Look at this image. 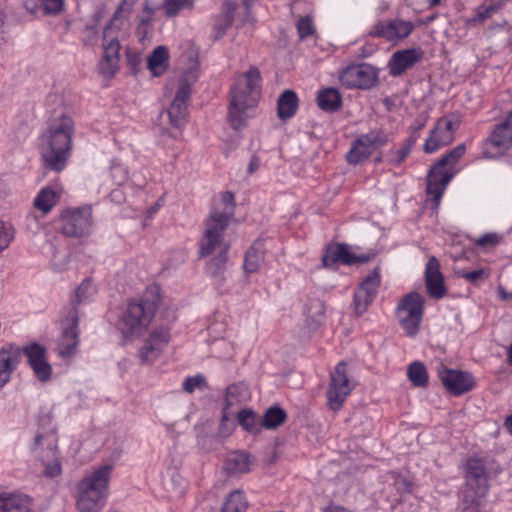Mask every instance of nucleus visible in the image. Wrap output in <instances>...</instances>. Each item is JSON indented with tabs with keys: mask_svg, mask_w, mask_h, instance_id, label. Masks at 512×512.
I'll use <instances>...</instances> for the list:
<instances>
[{
	"mask_svg": "<svg viewBox=\"0 0 512 512\" xmlns=\"http://www.w3.org/2000/svg\"><path fill=\"white\" fill-rule=\"evenodd\" d=\"M234 210V194L230 191L222 192L219 201L214 204L205 222V232L200 241L199 254L201 257L214 255L209 264L214 277L220 273L228 260L230 245L224 241L223 232L233 218Z\"/></svg>",
	"mask_w": 512,
	"mask_h": 512,
	"instance_id": "f257e3e1",
	"label": "nucleus"
},
{
	"mask_svg": "<svg viewBox=\"0 0 512 512\" xmlns=\"http://www.w3.org/2000/svg\"><path fill=\"white\" fill-rule=\"evenodd\" d=\"M161 300L160 287L149 285L139 297L128 302L116 323V329L124 340L141 336L152 322Z\"/></svg>",
	"mask_w": 512,
	"mask_h": 512,
	"instance_id": "f03ea898",
	"label": "nucleus"
},
{
	"mask_svg": "<svg viewBox=\"0 0 512 512\" xmlns=\"http://www.w3.org/2000/svg\"><path fill=\"white\" fill-rule=\"evenodd\" d=\"M261 80L259 69L251 66L237 78L231 88L228 121L233 129L244 127L252 116L260 95Z\"/></svg>",
	"mask_w": 512,
	"mask_h": 512,
	"instance_id": "7ed1b4c3",
	"label": "nucleus"
},
{
	"mask_svg": "<svg viewBox=\"0 0 512 512\" xmlns=\"http://www.w3.org/2000/svg\"><path fill=\"white\" fill-rule=\"evenodd\" d=\"M73 129L74 123L66 115L49 124L40 143V154L45 167L57 172L65 168L71 154Z\"/></svg>",
	"mask_w": 512,
	"mask_h": 512,
	"instance_id": "20e7f679",
	"label": "nucleus"
},
{
	"mask_svg": "<svg viewBox=\"0 0 512 512\" xmlns=\"http://www.w3.org/2000/svg\"><path fill=\"white\" fill-rule=\"evenodd\" d=\"M112 466L103 465L86 474L77 486V508L79 512H99L109 494Z\"/></svg>",
	"mask_w": 512,
	"mask_h": 512,
	"instance_id": "39448f33",
	"label": "nucleus"
},
{
	"mask_svg": "<svg viewBox=\"0 0 512 512\" xmlns=\"http://www.w3.org/2000/svg\"><path fill=\"white\" fill-rule=\"evenodd\" d=\"M465 151V145L459 144L431 167L427 175L426 190L433 202L434 210L438 209L444 191L453 177L454 165L465 154Z\"/></svg>",
	"mask_w": 512,
	"mask_h": 512,
	"instance_id": "423d86ee",
	"label": "nucleus"
},
{
	"mask_svg": "<svg viewBox=\"0 0 512 512\" xmlns=\"http://www.w3.org/2000/svg\"><path fill=\"white\" fill-rule=\"evenodd\" d=\"M59 223V231L66 237L80 239L89 236L94 223L92 206L86 204L63 209Z\"/></svg>",
	"mask_w": 512,
	"mask_h": 512,
	"instance_id": "0eeeda50",
	"label": "nucleus"
},
{
	"mask_svg": "<svg viewBox=\"0 0 512 512\" xmlns=\"http://www.w3.org/2000/svg\"><path fill=\"white\" fill-rule=\"evenodd\" d=\"M424 304V297L417 292H410L399 301L396 317L408 336H414L419 331L424 314Z\"/></svg>",
	"mask_w": 512,
	"mask_h": 512,
	"instance_id": "6e6552de",
	"label": "nucleus"
},
{
	"mask_svg": "<svg viewBox=\"0 0 512 512\" xmlns=\"http://www.w3.org/2000/svg\"><path fill=\"white\" fill-rule=\"evenodd\" d=\"M512 148V111L498 123L482 146L484 158L497 159Z\"/></svg>",
	"mask_w": 512,
	"mask_h": 512,
	"instance_id": "1a4fd4ad",
	"label": "nucleus"
},
{
	"mask_svg": "<svg viewBox=\"0 0 512 512\" xmlns=\"http://www.w3.org/2000/svg\"><path fill=\"white\" fill-rule=\"evenodd\" d=\"M388 143V135L379 129L360 135L346 154L349 164L358 165L366 161L376 150Z\"/></svg>",
	"mask_w": 512,
	"mask_h": 512,
	"instance_id": "9d476101",
	"label": "nucleus"
},
{
	"mask_svg": "<svg viewBox=\"0 0 512 512\" xmlns=\"http://www.w3.org/2000/svg\"><path fill=\"white\" fill-rule=\"evenodd\" d=\"M79 315L77 305L72 303L66 308L61 321V335L58 341L57 352L62 358H69L77 352L79 345Z\"/></svg>",
	"mask_w": 512,
	"mask_h": 512,
	"instance_id": "9b49d317",
	"label": "nucleus"
},
{
	"mask_svg": "<svg viewBox=\"0 0 512 512\" xmlns=\"http://www.w3.org/2000/svg\"><path fill=\"white\" fill-rule=\"evenodd\" d=\"M378 79V69L367 63L349 65L339 73V81L349 89H371Z\"/></svg>",
	"mask_w": 512,
	"mask_h": 512,
	"instance_id": "f8f14e48",
	"label": "nucleus"
},
{
	"mask_svg": "<svg viewBox=\"0 0 512 512\" xmlns=\"http://www.w3.org/2000/svg\"><path fill=\"white\" fill-rule=\"evenodd\" d=\"M170 340L171 333L168 327L160 326L153 329L138 351L141 363L150 365L156 362L169 345Z\"/></svg>",
	"mask_w": 512,
	"mask_h": 512,
	"instance_id": "ddd939ff",
	"label": "nucleus"
},
{
	"mask_svg": "<svg viewBox=\"0 0 512 512\" xmlns=\"http://www.w3.org/2000/svg\"><path fill=\"white\" fill-rule=\"evenodd\" d=\"M462 473L464 478L462 491L478 492L482 495H487L489 490V474L483 459L469 458L463 464Z\"/></svg>",
	"mask_w": 512,
	"mask_h": 512,
	"instance_id": "4468645a",
	"label": "nucleus"
},
{
	"mask_svg": "<svg viewBox=\"0 0 512 512\" xmlns=\"http://www.w3.org/2000/svg\"><path fill=\"white\" fill-rule=\"evenodd\" d=\"M437 374L445 389L453 396H461L471 391L476 381L472 373L458 369H450L441 365Z\"/></svg>",
	"mask_w": 512,
	"mask_h": 512,
	"instance_id": "2eb2a0df",
	"label": "nucleus"
},
{
	"mask_svg": "<svg viewBox=\"0 0 512 512\" xmlns=\"http://www.w3.org/2000/svg\"><path fill=\"white\" fill-rule=\"evenodd\" d=\"M353 389L347 375V365L340 362L331 374V383L327 393L328 402L333 410H339Z\"/></svg>",
	"mask_w": 512,
	"mask_h": 512,
	"instance_id": "dca6fc26",
	"label": "nucleus"
},
{
	"mask_svg": "<svg viewBox=\"0 0 512 512\" xmlns=\"http://www.w3.org/2000/svg\"><path fill=\"white\" fill-rule=\"evenodd\" d=\"M458 125L456 120L449 117L440 118L424 143V152L431 154L449 145L454 139V133Z\"/></svg>",
	"mask_w": 512,
	"mask_h": 512,
	"instance_id": "f3484780",
	"label": "nucleus"
},
{
	"mask_svg": "<svg viewBox=\"0 0 512 512\" xmlns=\"http://www.w3.org/2000/svg\"><path fill=\"white\" fill-rule=\"evenodd\" d=\"M381 283L380 270L374 268L361 282L354 294V308L358 315L366 312L374 301Z\"/></svg>",
	"mask_w": 512,
	"mask_h": 512,
	"instance_id": "a211bd4d",
	"label": "nucleus"
},
{
	"mask_svg": "<svg viewBox=\"0 0 512 512\" xmlns=\"http://www.w3.org/2000/svg\"><path fill=\"white\" fill-rule=\"evenodd\" d=\"M414 28L415 26L411 21L396 18L376 23L369 31V35L382 37L389 42H399L406 39Z\"/></svg>",
	"mask_w": 512,
	"mask_h": 512,
	"instance_id": "6ab92c4d",
	"label": "nucleus"
},
{
	"mask_svg": "<svg viewBox=\"0 0 512 512\" xmlns=\"http://www.w3.org/2000/svg\"><path fill=\"white\" fill-rule=\"evenodd\" d=\"M137 1L138 0H122L110 22L105 27L103 36L120 39L121 36L128 32L130 28L129 16Z\"/></svg>",
	"mask_w": 512,
	"mask_h": 512,
	"instance_id": "aec40b11",
	"label": "nucleus"
},
{
	"mask_svg": "<svg viewBox=\"0 0 512 512\" xmlns=\"http://www.w3.org/2000/svg\"><path fill=\"white\" fill-rule=\"evenodd\" d=\"M423 57L424 51L420 47L395 51L388 62L389 74L393 77L400 76L422 61Z\"/></svg>",
	"mask_w": 512,
	"mask_h": 512,
	"instance_id": "412c9836",
	"label": "nucleus"
},
{
	"mask_svg": "<svg viewBox=\"0 0 512 512\" xmlns=\"http://www.w3.org/2000/svg\"><path fill=\"white\" fill-rule=\"evenodd\" d=\"M24 354L37 379L42 382L48 381L52 374V368L47 361L46 349L37 343H32L24 348Z\"/></svg>",
	"mask_w": 512,
	"mask_h": 512,
	"instance_id": "4be33fe9",
	"label": "nucleus"
},
{
	"mask_svg": "<svg viewBox=\"0 0 512 512\" xmlns=\"http://www.w3.org/2000/svg\"><path fill=\"white\" fill-rule=\"evenodd\" d=\"M425 286L429 296L434 299H442L447 294L440 263L434 256L428 259L425 266Z\"/></svg>",
	"mask_w": 512,
	"mask_h": 512,
	"instance_id": "5701e85b",
	"label": "nucleus"
},
{
	"mask_svg": "<svg viewBox=\"0 0 512 512\" xmlns=\"http://www.w3.org/2000/svg\"><path fill=\"white\" fill-rule=\"evenodd\" d=\"M21 357L22 350L14 344H6L0 349V390L10 381Z\"/></svg>",
	"mask_w": 512,
	"mask_h": 512,
	"instance_id": "b1692460",
	"label": "nucleus"
},
{
	"mask_svg": "<svg viewBox=\"0 0 512 512\" xmlns=\"http://www.w3.org/2000/svg\"><path fill=\"white\" fill-rule=\"evenodd\" d=\"M323 264L325 267H330L336 263L353 264L356 262H363L364 259L358 257L347 244H335L327 247L323 256Z\"/></svg>",
	"mask_w": 512,
	"mask_h": 512,
	"instance_id": "393cba45",
	"label": "nucleus"
},
{
	"mask_svg": "<svg viewBox=\"0 0 512 512\" xmlns=\"http://www.w3.org/2000/svg\"><path fill=\"white\" fill-rule=\"evenodd\" d=\"M33 501L21 492L0 493V512H32Z\"/></svg>",
	"mask_w": 512,
	"mask_h": 512,
	"instance_id": "a878e982",
	"label": "nucleus"
},
{
	"mask_svg": "<svg viewBox=\"0 0 512 512\" xmlns=\"http://www.w3.org/2000/svg\"><path fill=\"white\" fill-rule=\"evenodd\" d=\"M62 192L60 186L42 188L34 199V207L44 215L48 214L60 201Z\"/></svg>",
	"mask_w": 512,
	"mask_h": 512,
	"instance_id": "bb28decb",
	"label": "nucleus"
},
{
	"mask_svg": "<svg viewBox=\"0 0 512 512\" xmlns=\"http://www.w3.org/2000/svg\"><path fill=\"white\" fill-rule=\"evenodd\" d=\"M253 461L249 454L240 451H234L227 455L224 461V470L227 474L238 476L251 470Z\"/></svg>",
	"mask_w": 512,
	"mask_h": 512,
	"instance_id": "cd10ccee",
	"label": "nucleus"
},
{
	"mask_svg": "<svg viewBox=\"0 0 512 512\" xmlns=\"http://www.w3.org/2000/svg\"><path fill=\"white\" fill-rule=\"evenodd\" d=\"M264 261V249L261 241H255L248 249L244 260V269L247 273H255Z\"/></svg>",
	"mask_w": 512,
	"mask_h": 512,
	"instance_id": "c85d7f7f",
	"label": "nucleus"
},
{
	"mask_svg": "<svg viewBox=\"0 0 512 512\" xmlns=\"http://www.w3.org/2000/svg\"><path fill=\"white\" fill-rule=\"evenodd\" d=\"M298 107V98L292 90L284 91L278 99V117L286 120L291 118Z\"/></svg>",
	"mask_w": 512,
	"mask_h": 512,
	"instance_id": "c756f323",
	"label": "nucleus"
},
{
	"mask_svg": "<svg viewBox=\"0 0 512 512\" xmlns=\"http://www.w3.org/2000/svg\"><path fill=\"white\" fill-rule=\"evenodd\" d=\"M168 50L164 46L154 49L148 58V68L154 76H160L168 67Z\"/></svg>",
	"mask_w": 512,
	"mask_h": 512,
	"instance_id": "7c9ffc66",
	"label": "nucleus"
},
{
	"mask_svg": "<svg viewBox=\"0 0 512 512\" xmlns=\"http://www.w3.org/2000/svg\"><path fill=\"white\" fill-rule=\"evenodd\" d=\"M317 103L322 110L334 112L338 110L341 105L340 93L334 88L322 89L318 92Z\"/></svg>",
	"mask_w": 512,
	"mask_h": 512,
	"instance_id": "2f4dec72",
	"label": "nucleus"
},
{
	"mask_svg": "<svg viewBox=\"0 0 512 512\" xmlns=\"http://www.w3.org/2000/svg\"><path fill=\"white\" fill-rule=\"evenodd\" d=\"M486 495L481 493L460 491L461 512H481L485 504Z\"/></svg>",
	"mask_w": 512,
	"mask_h": 512,
	"instance_id": "473e14b6",
	"label": "nucleus"
},
{
	"mask_svg": "<svg viewBox=\"0 0 512 512\" xmlns=\"http://www.w3.org/2000/svg\"><path fill=\"white\" fill-rule=\"evenodd\" d=\"M407 377L413 386L426 388L429 384V374L421 361H414L407 367Z\"/></svg>",
	"mask_w": 512,
	"mask_h": 512,
	"instance_id": "72a5a7b5",
	"label": "nucleus"
},
{
	"mask_svg": "<svg viewBox=\"0 0 512 512\" xmlns=\"http://www.w3.org/2000/svg\"><path fill=\"white\" fill-rule=\"evenodd\" d=\"M415 143L416 138L410 136L400 147L391 148L386 155L387 162L392 165H400L409 156Z\"/></svg>",
	"mask_w": 512,
	"mask_h": 512,
	"instance_id": "f704fd0d",
	"label": "nucleus"
},
{
	"mask_svg": "<svg viewBox=\"0 0 512 512\" xmlns=\"http://www.w3.org/2000/svg\"><path fill=\"white\" fill-rule=\"evenodd\" d=\"M52 412L47 411L46 413L42 414L39 417V426L43 429L47 430V435H43L41 433H38L35 436V445L41 446L43 444V440L45 438L49 439L48 445H51L52 447H55L56 445V437H55V426L52 424Z\"/></svg>",
	"mask_w": 512,
	"mask_h": 512,
	"instance_id": "c9c22d12",
	"label": "nucleus"
},
{
	"mask_svg": "<svg viewBox=\"0 0 512 512\" xmlns=\"http://www.w3.org/2000/svg\"><path fill=\"white\" fill-rule=\"evenodd\" d=\"M248 502L241 490H235L229 494L222 506V512H246Z\"/></svg>",
	"mask_w": 512,
	"mask_h": 512,
	"instance_id": "e433bc0d",
	"label": "nucleus"
},
{
	"mask_svg": "<svg viewBox=\"0 0 512 512\" xmlns=\"http://www.w3.org/2000/svg\"><path fill=\"white\" fill-rule=\"evenodd\" d=\"M168 115L172 126L176 128L183 127L186 122L187 103L182 100L173 99L168 109Z\"/></svg>",
	"mask_w": 512,
	"mask_h": 512,
	"instance_id": "4c0bfd02",
	"label": "nucleus"
},
{
	"mask_svg": "<svg viewBox=\"0 0 512 512\" xmlns=\"http://www.w3.org/2000/svg\"><path fill=\"white\" fill-rule=\"evenodd\" d=\"M238 421L239 424L249 433L257 434L262 429L261 418H259L252 410H241L238 413Z\"/></svg>",
	"mask_w": 512,
	"mask_h": 512,
	"instance_id": "58836bf2",
	"label": "nucleus"
},
{
	"mask_svg": "<svg viewBox=\"0 0 512 512\" xmlns=\"http://www.w3.org/2000/svg\"><path fill=\"white\" fill-rule=\"evenodd\" d=\"M286 419L285 411L280 407L269 408L261 418L262 428L273 429L280 426Z\"/></svg>",
	"mask_w": 512,
	"mask_h": 512,
	"instance_id": "ea45409f",
	"label": "nucleus"
},
{
	"mask_svg": "<svg viewBox=\"0 0 512 512\" xmlns=\"http://www.w3.org/2000/svg\"><path fill=\"white\" fill-rule=\"evenodd\" d=\"M120 39L103 36V57L111 59L114 63L120 62Z\"/></svg>",
	"mask_w": 512,
	"mask_h": 512,
	"instance_id": "a19ab883",
	"label": "nucleus"
},
{
	"mask_svg": "<svg viewBox=\"0 0 512 512\" xmlns=\"http://www.w3.org/2000/svg\"><path fill=\"white\" fill-rule=\"evenodd\" d=\"M237 9V4L234 1H226L223 6V11L220 15V19L223 20V24H216V28L220 34H224L226 29L231 26L234 14Z\"/></svg>",
	"mask_w": 512,
	"mask_h": 512,
	"instance_id": "79ce46f5",
	"label": "nucleus"
},
{
	"mask_svg": "<svg viewBox=\"0 0 512 512\" xmlns=\"http://www.w3.org/2000/svg\"><path fill=\"white\" fill-rule=\"evenodd\" d=\"M95 293H96V288L93 285L92 281H90L88 279L84 280L79 285V287L77 288V290L75 292L76 304L88 302L90 299H92V297L95 295Z\"/></svg>",
	"mask_w": 512,
	"mask_h": 512,
	"instance_id": "37998d69",
	"label": "nucleus"
},
{
	"mask_svg": "<svg viewBox=\"0 0 512 512\" xmlns=\"http://www.w3.org/2000/svg\"><path fill=\"white\" fill-rule=\"evenodd\" d=\"M194 0H164L163 8L167 16H175L182 9H190Z\"/></svg>",
	"mask_w": 512,
	"mask_h": 512,
	"instance_id": "c03bdc74",
	"label": "nucleus"
},
{
	"mask_svg": "<svg viewBox=\"0 0 512 512\" xmlns=\"http://www.w3.org/2000/svg\"><path fill=\"white\" fill-rule=\"evenodd\" d=\"M40 7L44 15L57 16L65 9L64 0H39Z\"/></svg>",
	"mask_w": 512,
	"mask_h": 512,
	"instance_id": "a18cd8bd",
	"label": "nucleus"
},
{
	"mask_svg": "<svg viewBox=\"0 0 512 512\" xmlns=\"http://www.w3.org/2000/svg\"><path fill=\"white\" fill-rule=\"evenodd\" d=\"M387 481L394 487L399 496L410 490V483L401 474L395 471H391L387 474Z\"/></svg>",
	"mask_w": 512,
	"mask_h": 512,
	"instance_id": "49530a36",
	"label": "nucleus"
},
{
	"mask_svg": "<svg viewBox=\"0 0 512 512\" xmlns=\"http://www.w3.org/2000/svg\"><path fill=\"white\" fill-rule=\"evenodd\" d=\"M240 394V388L237 385H231L226 390V398H225V406L223 408V416L222 422H225L229 419L230 412L229 409L233 405H235L239 400L238 396Z\"/></svg>",
	"mask_w": 512,
	"mask_h": 512,
	"instance_id": "de8ad7c7",
	"label": "nucleus"
},
{
	"mask_svg": "<svg viewBox=\"0 0 512 512\" xmlns=\"http://www.w3.org/2000/svg\"><path fill=\"white\" fill-rule=\"evenodd\" d=\"M119 69V63H114L111 59L104 57L98 63V72L105 79H111L117 73Z\"/></svg>",
	"mask_w": 512,
	"mask_h": 512,
	"instance_id": "09e8293b",
	"label": "nucleus"
},
{
	"mask_svg": "<svg viewBox=\"0 0 512 512\" xmlns=\"http://www.w3.org/2000/svg\"><path fill=\"white\" fill-rule=\"evenodd\" d=\"M503 240V236L498 233H487L475 240V244L478 247H482L485 249L496 247Z\"/></svg>",
	"mask_w": 512,
	"mask_h": 512,
	"instance_id": "8fccbe9b",
	"label": "nucleus"
},
{
	"mask_svg": "<svg viewBox=\"0 0 512 512\" xmlns=\"http://www.w3.org/2000/svg\"><path fill=\"white\" fill-rule=\"evenodd\" d=\"M14 238V229L11 224L0 221V253L5 250Z\"/></svg>",
	"mask_w": 512,
	"mask_h": 512,
	"instance_id": "3c124183",
	"label": "nucleus"
},
{
	"mask_svg": "<svg viewBox=\"0 0 512 512\" xmlns=\"http://www.w3.org/2000/svg\"><path fill=\"white\" fill-rule=\"evenodd\" d=\"M297 31L300 39L312 36L315 32L312 18L310 16L300 18L297 24Z\"/></svg>",
	"mask_w": 512,
	"mask_h": 512,
	"instance_id": "603ef678",
	"label": "nucleus"
},
{
	"mask_svg": "<svg viewBox=\"0 0 512 512\" xmlns=\"http://www.w3.org/2000/svg\"><path fill=\"white\" fill-rule=\"evenodd\" d=\"M111 176L117 185H122L128 179V169L119 162H113L111 166Z\"/></svg>",
	"mask_w": 512,
	"mask_h": 512,
	"instance_id": "864d4df0",
	"label": "nucleus"
},
{
	"mask_svg": "<svg viewBox=\"0 0 512 512\" xmlns=\"http://www.w3.org/2000/svg\"><path fill=\"white\" fill-rule=\"evenodd\" d=\"M182 386L186 392L193 393L197 388H204L206 386L205 378L201 374L187 377Z\"/></svg>",
	"mask_w": 512,
	"mask_h": 512,
	"instance_id": "5fc2aeb1",
	"label": "nucleus"
},
{
	"mask_svg": "<svg viewBox=\"0 0 512 512\" xmlns=\"http://www.w3.org/2000/svg\"><path fill=\"white\" fill-rule=\"evenodd\" d=\"M33 121L32 115H28L27 119L20 124L18 128L13 131L14 139L16 141H22L26 139L31 133V123Z\"/></svg>",
	"mask_w": 512,
	"mask_h": 512,
	"instance_id": "6e6d98bb",
	"label": "nucleus"
},
{
	"mask_svg": "<svg viewBox=\"0 0 512 512\" xmlns=\"http://www.w3.org/2000/svg\"><path fill=\"white\" fill-rule=\"evenodd\" d=\"M502 7V2H497L496 4L489 5L484 8H479L477 10L476 16L473 19L475 22H483L486 19L490 18L495 12H497Z\"/></svg>",
	"mask_w": 512,
	"mask_h": 512,
	"instance_id": "4d7b16f0",
	"label": "nucleus"
},
{
	"mask_svg": "<svg viewBox=\"0 0 512 512\" xmlns=\"http://www.w3.org/2000/svg\"><path fill=\"white\" fill-rule=\"evenodd\" d=\"M460 276L470 283H477L483 279H487L489 274L485 269H476L468 272H460Z\"/></svg>",
	"mask_w": 512,
	"mask_h": 512,
	"instance_id": "13d9d810",
	"label": "nucleus"
},
{
	"mask_svg": "<svg viewBox=\"0 0 512 512\" xmlns=\"http://www.w3.org/2000/svg\"><path fill=\"white\" fill-rule=\"evenodd\" d=\"M190 95H191L190 85L187 82L183 81L180 84L174 99L182 100L183 102L187 103Z\"/></svg>",
	"mask_w": 512,
	"mask_h": 512,
	"instance_id": "bf43d9fd",
	"label": "nucleus"
},
{
	"mask_svg": "<svg viewBox=\"0 0 512 512\" xmlns=\"http://www.w3.org/2000/svg\"><path fill=\"white\" fill-rule=\"evenodd\" d=\"M152 17L149 15H141L138 17V26H137V33L139 35H145L146 34V26L150 23Z\"/></svg>",
	"mask_w": 512,
	"mask_h": 512,
	"instance_id": "052dcab7",
	"label": "nucleus"
},
{
	"mask_svg": "<svg viewBox=\"0 0 512 512\" xmlns=\"http://www.w3.org/2000/svg\"><path fill=\"white\" fill-rule=\"evenodd\" d=\"M61 473V465L58 461L49 463L46 466L45 474L50 477L58 476Z\"/></svg>",
	"mask_w": 512,
	"mask_h": 512,
	"instance_id": "680f3d73",
	"label": "nucleus"
},
{
	"mask_svg": "<svg viewBox=\"0 0 512 512\" xmlns=\"http://www.w3.org/2000/svg\"><path fill=\"white\" fill-rule=\"evenodd\" d=\"M259 167H260V159L256 156H253L248 165V169H247L248 173L249 174L254 173L255 171L258 170Z\"/></svg>",
	"mask_w": 512,
	"mask_h": 512,
	"instance_id": "e2e57ef3",
	"label": "nucleus"
},
{
	"mask_svg": "<svg viewBox=\"0 0 512 512\" xmlns=\"http://www.w3.org/2000/svg\"><path fill=\"white\" fill-rule=\"evenodd\" d=\"M155 12V8L154 7H151L148 3V0L146 1V4H145V7H144V10H143V14L145 15H149V16H153Z\"/></svg>",
	"mask_w": 512,
	"mask_h": 512,
	"instance_id": "0e129e2a",
	"label": "nucleus"
},
{
	"mask_svg": "<svg viewBox=\"0 0 512 512\" xmlns=\"http://www.w3.org/2000/svg\"><path fill=\"white\" fill-rule=\"evenodd\" d=\"M504 425L509 433L512 434V414L506 418Z\"/></svg>",
	"mask_w": 512,
	"mask_h": 512,
	"instance_id": "69168bd1",
	"label": "nucleus"
},
{
	"mask_svg": "<svg viewBox=\"0 0 512 512\" xmlns=\"http://www.w3.org/2000/svg\"><path fill=\"white\" fill-rule=\"evenodd\" d=\"M507 362L512 365V343L511 345L509 346L508 348V353H507Z\"/></svg>",
	"mask_w": 512,
	"mask_h": 512,
	"instance_id": "338daca9",
	"label": "nucleus"
},
{
	"mask_svg": "<svg viewBox=\"0 0 512 512\" xmlns=\"http://www.w3.org/2000/svg\"><path fill=\"white\" fill-rule=\"evenodd\" d=\"M428 3L430 7H436L440 5L441 0H428Z\"/></svg>",
	"mask_w": 512,
	"mask_h": 512,
	"instance_id": "774afa93",
	"label": "nucleus"
}]
</instances>
